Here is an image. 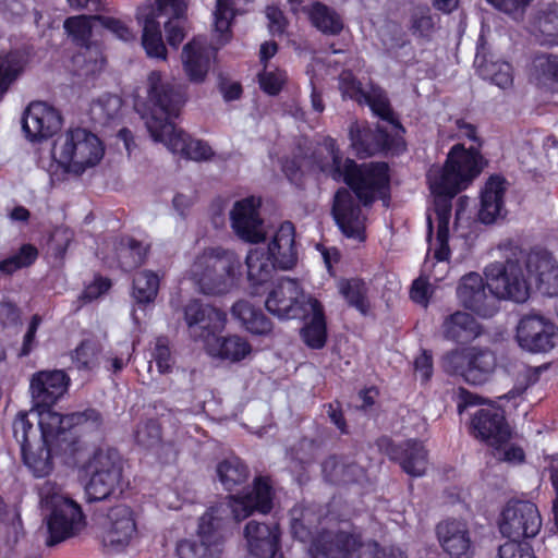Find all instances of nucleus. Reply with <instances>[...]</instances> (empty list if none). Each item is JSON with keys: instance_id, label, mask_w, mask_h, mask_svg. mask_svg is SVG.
<instances>
[{"instance_id": "1a4fd4ad", "label": "nucleus", "mask_w": 558, "mask_h": 558, "mask_svg": "<svg viewBox=\"0 0 558 558\" xmlns=\"http://www.w3.org/2000/svg\"><path fill=\"white\" fill-rule=\"evenodd\" d=\"M39 505L46 512L49 532L48 545H54L73 536L84 525L80 505L63 492L54 481H45L37 488Z\"/></svg>"}, {"instance_id": "2eb2a0df", "label": "nucleus", "mask_w": 558, "mask_h": 558, "mask_svg": "<svg viewBox=\"0 0 558 558\" xmlns=\"http://www.w3.org/2000/svg\"><path fill=\"white\" fill-rule=\"evenodd\" d=\"M504 251L506 259L511 257L513 251H519L520 267L530 288V281L534 280L537 289L546 295L553 296L558 294V262L547 252H532L525 254L517 246L500 247Z\"/></svg>"}, {"instance_id": "e2e57ef3", "label": "nucleus", "mask_w": 558, "mask_h": 558, "mask_svg": "<svg viewBox=\"0 0 558 558\" xmlns=\"http://www.w3.org/2000/svg\"><path fill=\"white\" fill-rule=\"evenodd\" d=\"M494 450H495V452H494L495 457L501 461L517 463V462H522L524 459V452H523L522 448L509 444V440H507L500 447V449L494 448Z\"/></svg>"}, {"instance_id": "3c124183", "label": "nucleus", "mask_w": 558, "mask_h": 558, "mask_svg": "<svg viewBox=\"0 0 558 558\" xmlns=\"http://www.w3.org/2000/svg\"><path fill=\"white\" fill-rule=\"evenodd\" d=\"M325 477L333 483H349L351 474L356 470V465H343L337 458L330 457L326 459L322 465Z\"/></svg>"}, {"instance_id": "49530a36", "label": "nucleus", "mask_w": 558, "mask_h": 558, "mask_svg": "<svg viewBox=\"0 0 558 558\" xmlns=\"http://www.w3.org/2000/svg\"><path fill=\"white\" fill-rule=\"evenodd\" d=\"M478 72L483 78L489 80L502 89L513 83L512 66L508 62L484 60L478 63Z\"/></svg>"}, {"instance_id": "f8f14e48", "label": "nucleus", "mask_w": 558, "mask_h": 558, "mask_svg": "<svg viewBox=\"0 0 558 558\" xmlns=\"http://www.w3.org/2000/svg\"><path fill=\"white\" fill-rule=\"evenodd\" d=\"M83 471L89 477L85 485L86 500L88 502L104 500L120 483L122 474L120 454L113 448H99L83 464Z\"/></svg>"}, {"instance_id": "f704fd0d", "label": "nucleus", "mask_w": 558, "mask_h": 558, "mask_svg": "<svg viewBox=\"0 0 558 558\" xmlns=\"http://www.w3.org/2000/svg\"><path fill=\"white\" fill-rule=\"evenodd\" d=\"M247 267V279L251 286L256 287L266 283L271 278L277 264L263 250H251L245 259Z\"/></svg>"}, {"instance_id": "052dcab7", "label": "nucleus", "mask_w": 558, "mask_h": 558, "mask_svg": "<svg viewBox=\"0 0 558 558\" xmlns=\"http://www.w3.org/2000/svg\"><path fill=\"white\" fill-rule=\"evenodd\" d=\"M110 287L111 283L108 279L97 278L93 283L88 284L80 295L78 301L81 304L78 307L98 299L100 295L106 293Z\"/></svg>"}, {"instance_id": "9b49d317", "label": "nucleus", "mask_w": 558, "mask_h": 558, "mask_svg": "<svg viewBox=\"0 0 558 558\" xmlns=\"http://www.w3.org/2000/svg\"><path fill=\"white\" fill-rule=\"evenodd\" d=\"M376 543L365 542L361 530L344 525L320 532L312 542L313 558H374Z\"/></svg>"}, {"instance_id": "423d86ee", "label": "nucleus", "mask_w": 558, "mask_h": 558, "mask_svg": "<svg viewBox=\"0 0 558 558\" xmlns=\"http://www.w3.org/2000/svg\"><path fill=\"white\" fill-rule=\"evenodd\" d=\"M272 507V489L264 478L254 482L252 490L243 496L230 498L229 505L210 507L199 519L196 539H183L177 545L180 558H219L220 534L218 529L222 514L231 509L235 520L247 518L253 511L268 513Z\"/></svg>"}, {"instance_id": "338daca9", "label": "nucleus", "mask_w": 558, "mask_h": 558, "mask_svg": "<svg viewBox=\"0 0 558 558\" xmlns=\"http://www.w3.org/2000/svg\"><path fill=\"white\" fill-rule=\"evenodd\" d=\"M414 368L422 381H427L433 374L432 355L424 351L414 361Z\"/></svg>"}, {"instance_id": "7c9ffc66", "label": "nucleus", "mask_w": 558, "mask_h": 558, "mask_svg": "<svg viewBox=\"0 0 558 558\" xmlns=\"http://www.w3.org/2000/svg\"><path fill=\"white\" fill-rule=\"evenodd\" d=\"M529 80L541 88L558 92V56H535L529 66Z\"/></svg>"}, {"instance_id": "e433bc0d", "label": "nucleus", "mask_w": 558, "mask_h": 558, "mask_svg": "<svg viewBox=\"0 0 558 558\" xmlns=\"http://www.w3.org/2000/svg\"><path fill=\"white\" fill-rule=\"evenodd\" d=\"M338 290L350 306L363 315L369 313L368 287L364 280L359 278L342 279L338 283Z\"/></svg>"}, {"instance_id": "8fccbe9b", "label": "nucleus", "mask_w": 558, "mask_h": 558, "mask_svg": "<svg viewBox=\"0 0 558 558\" xmlns=\"http://www.w3.org/2000/svg\"><path fill=\"white\" fill-rule=\"evenodd\" d=\"M13 435L20 444L21 449L35 442L37 438V429L28 420L26 412H19L13 421Z\"/></svg>"}, {"instance_id": "ea45409f", "label": "nucleus", "mask_w": 558, "mask_h": 558, "mask_svg": "<svg viewBox=\"0 0 558 558\" xmlns=\"http://www.w3.org/2000/svg\"><path fill=\"white\" fill-rule=\"evenodd\" d=\"M122 99L117 95L106 94L90 106V116L95 123L106 125L120 117Z\"/></svg>"}, {"instance_id": "f257e3e1", "label": "nucleus", "mask_w": 558, "mask_h": 558, "mask_svg": "<svg viewBox=\"0 0 558 558\" xmlns=\"http://www.w3.org/2000/svg\"><path fill=\"white\" fill-rule=\"evenodd\" d=\"M308 162L311 170L322 172L336 181H343L352 189L354 194L347 189H340L336 193L332 215L347 238L364 241L365 216L356 198L366 206L376 197L385 196L389 185L388 166L385 162L357 166L354 160L342 155L331 137L324 138L315 150L313 160Z\"/></svg>"}, {"instance_id": "79ce46f5", "label": "nucleus", "mask_w": 558, "mask_h": 558, "mask_svg": "<svg viewBox=\"0 0 558 558\" xmlns=\"http://www.w3.org/2000/svg\"><path fill=\"white\" fill-rule=\"evenodd\" d=\"M101 345L92 339L82 341L71 353V361L78 371L90 372L98 367Z\"/></svg>"}, {"instance_id": "dca6fc26", "label": "nucleus", "mask_w": 558, "mask_h": 558, "mask_svg": "<svg viewBox=\"0 0 558 558\" xmlns=\"http://www.w3.org/2000/svg\"><path fill=\"white\" fill-rule=\"evenodd\" d=\"M542 527V518L535 504L524 500L509 501L499 523L504 536L517 542L535 537Z\"/></svg>"}, {"instance_id": "5fc2aeb1", "label": "nucleus", "mask_w": 558, "mask_h": 558, "mask_svg": "<svg viewBox=\"0 0 558 558\" xmlns=\"http://www.w3.org/2000/svg\"><path fill=\"white\" fill-rule=\"evenodd\" d=\"M363 102L367 104L373 112L381 119L395 123L393 112L386 95L381 90L373 89L371 93H365Z\"/></svg>"}, {"instance_id": "58836bf2", "label": "nucleus", "mask_w": 558, "mask_h": 558, "mask_svg": "<svg viewBox=\"0 0 558 558\" xmlns=\"http://www.w3.org/2000/svg\"><path fill=\"white\" fill-rule=\"evenodd\" d=\"M217 476L227 490L243 484L248 477L246 465L236 457H229L217 464Z\"/></svg>"}, {"instance_id": "a211bd4d", "label": "nucleus", "mask_w": 558, "mask_h": 558, "mask_svg": "<svg viewBox=\"0 0 558 558\" xmlns=\"http://www.w3.org/2000/svg\"><path fill=\"white\" fill-rule=\"evenodd\" d=\"M137 534L132 509L125 505L111 508L102 523V544L112 551L128 547Z\"/></svg>"}, {"instance_id": "2f4dec72", "label": "nucleus", "mask_w": 558, "mask_h": 558, "mask_svg": "<svg viewBox=\"0 0 558 558\" xmlns=\"http://www.w3.org/2000/svg\"><path fill=\"white\" fill-rule=\"evenodd\" d=\"M351 146L360 157L372 156L386 147V136L380 131H372L357 122L350 125Z\"/></svg>"}, {"instance_id": "a878e982", "label": "nucleus", "mask_w": 558, "mask_h": 558, "mask_svg": "<svg viewBox=\"0 0 558 558\" xmlns=\"http://www.w3.org/2000/svg\"><path fill=\"white\" fill-rule=\"evenodd\" d=\"M437 536L451 558H472L474 546L465 523L454 520L441 522L437 525Z\"/></svg>"}, {"instance_id": "f03ea898", "label": "nucleus", "mask_w": 558, "mask_h": 558, "mask_svg": "<svg viewBox=\"0 0 558 558\" xmlns=\"http://www.w3.org/2000/svg\"><path fill=\"white\" fill-rule=\"evenodd\" d=\"M481 160L476 149L456 145L449 151L445 166H433L427 173L438 226L436 240L429 243L423 272L435 281L442 280L449 270L451 199L481 172Z\"/></svg>"}, {"instance_id": "bb28decb", "label": "nucleus", "mask_w": 558, "mask_h": 558, "mask_svg": "<svg viewBox=\"0 0 558 558\" xmlns=\"http://www.w3.org/2000/svg\"><path fill=\"white\" fill-rule=\"evenodd\" d=\"M244 536L252 555L256 557H275L279 541L277 525L250 521L245 526Z\"/></svg>"}, {"instance_id": "bf43d9fd", "label": "nucleus", "mask_w": 558, "mask_h": 558, "mask_svg": "<svg viewBox=\"0 0 558 558\" xmlns=\"http://www.w3.org/2000/svg\"><path fill=\"white\" fill-rule=\"evenodd\" d=\"M136 441L146 448L153 447L160 440V428L155 421H148L137 426Z\"/></svg>"}, {"instance_id": "6e6552de", "label": "nucleus", "mask_w": 558, "mask_h": 558, "mask_svg": "<svg viewBox=\"0 0 558 558\" xmlns=\"http://www.w3.org/2000/svg\"><path fill=\"white\" fill-rule=\"evenodd\" d=\"M186 10L184 0H156V7L145 3L137 9V21L143 25L142 46L149 58L166 60L167 49L162 41L160 17H167L165 29L167 41L172 47H178L183 38L184 33L178 22Z\"/></svg>"}, {"instance_id": "0eeeda50", "label": "nucleus", "mask_w": 558, "mask_h": 558, "mask_svg": "<svg viewBox=\"0 0 558 558\" xmlns=\"http://www.w3.org/2000/svg\"><path fill=\"white\" fill-rule=\"evenodd\" d=\"M241 267V258L234 251L221 246L207 247L195 255L189 277L201 293L221 295L236 286Z\"/></svg>"}, {"instance_id": "cd10ccee", "label": "nucleus", "mask_w": 558, "mask_h": 558, "mask_svg": "<svg viewBox=\"0 0 558 558\" xmlns=\"http://www.w3.org/2000/svg\"><path fill=\"white\" fill-rule=\"evenodd\" d=\"M281 269H291L298 262L294 227L291 222H283L277 230L266 252Z\"/></svg>"}, {"instance_id": "c85d7f7f", "label": "nucleus", "mask_w": 558, "mask_h": 558, "mask_svg": "<svg viewBox=\"0 0 558 558\" xmlns=\"http://www.w3.org/2000/svg\"><path fill=\"white\" fill-rule=\"evenodd\" d=\"M444 338L457 343H469L483 333L481 324L469 313L457 311L448 315L441 326Z\"/></svg>"}, {"instance_id": "72a5a7b5", "label": "nucleus", "mask_w": 558, "mask_h": 558, "mask_svg": "<svg viewBox=\"0 0 558 558\" xmlns=\"http://www.w3.org/2000/svg\"><path fill=\"white\" fill-rule=\"evenodd\" d=\"M533 33L542 45H558V3L547 4L537 11Z\"/></svg>"}, {"instance_id": "6e6d98bb", "label": "nucleus", "mask_w": 558, "mask_h": 558, "mask_svg": "<svg viewBox=\"0 0 558 558\" xmlns=\"http://www.w3.org/2000/svg\"><path fill=\"white\" fill-rule=\"evenodd\" d=\"M286 80V73L278 69L265 70L259 74V85L262 89L269 95H277L281 90Z\"/></svg>"}, {"instance_id": "b1692460", "label": "nucleus", "mask_w": 558, "mask_h": 558, "mask_svg": "<svg viewBox=\"0 0 558 558\" xmlns=\"http://www.w3.org/2000/svg\"><path fill=\"white\" fill-rule=\"evenodd\" d=\"M259 205L257 198L247 197L235 202L230 211L232 229L246 242L258 243L265 239L266 232L258 214Z\"/></svg>"}, {"instance_id": "774afa93", "label": "nucleus", "mask_w": 558, "mask_h": 558, "mask_svg": "<svg viewBox=\"0 0 558 558\" xmlns=\"http://www.w3.org/2000/svg\"><path fill=\"white\" fill-rule=\"evenodd\" d=\"M269 20V29L272 34H282L286 27V19L282 12L276 7H268L266 10Z\"/></svg>"}, {"instance_id": "de8ad7c7", "label": "nucleus", "mask_w": 558, "mask_h": 558, "mask_svg": "<svg viewBox=\"0 0 558 558\" xmlns=\"http://www.w3.org/2000/svg\"><path fill=\"white\" fill-rule=\"evenodd\" d=\"M96 15H77L68 17L63 27L77 45L86 46L92 36L93 24L98 22Z\"/></svg>"}, {"instance_id": "473e14b6", "label": "nucleus", "mask_w": 558, "mask_h": 558, "mask_svg": "<svg viewBox=\"0 0 558 558\" xmlns=\"http://www.w3.org/2000/svg\"><path fill=\"white\" fill-rule=\"evenodd\" d=\"M231 313L251 333L267 335L272 329L270 319L248 301L240 300L234 303Z\"/></svg>"}, {"instance_id": "5701e85b", "label": "nucleus", "mask_w": 558, "mask_h": 558, "mask_svg": "<svg viewBox=\"0 0 558 558\" xmlns=\"http://www.w3.org/2000/svg\"><path fill=\"white\" fill-rule=\"evenodd\" d=\"M472 433L488 446L498 449L511 437L504 412L496 407L480 409L475 412L472 418Z\"/></svg>"}, {"instance_id": "4be33fe9", "label": "nucleus", "mask_w": 558, "mask_h": 558, "mask_svg": "<svg viewBox=\"0 0 558 558\" xmlns=\"http://www.w3.org/2000/svg\"><path fill=\"white\" fill-rule=\"evenodd\" d=\"M380 448L401 469L412 477H421L426 473L428 453L421 441L409 439L401 444H393L389 439H381Z\"/></svg>"}, {"instance_id": "39448f33", "label": "nucleus", "mask_w": 558, "mask_h": 558, "mask_svg": "<svg viewBox=\"0 0 558 558\" xmlns=\"http://www.w3.org/2000/svg\"><path fill=\"white\" fill-rule=\"evenodd\" d=\"M519 251H513L505 262L486 266L487 284L481 275L463 276L457 288L460 304L481 317L488 318L498 312V300L507 299L521 303L529 298V287L520 267Z\"/></svg>"}, {"instance_id": "a18cd8bd", "label": "nucleus", "mask_w": 558, "mask_h": 558, "mask_svg": "<svg viewBox=\"0 0 558 558\" xmlns=\"http://www.w3.org/2000/svg\"><path fill=\"white\" fill-rule=\"evenodd\" d=\"M213 15L217 44L223 46L231 39L230 25L234 17L231 0H217Z\"/></svg>"}, {"instance_id": "aec40b11", "label": "nucleus", "mask_w": 558, "mask_h": 558, "mask_svg": "<svg viewBox=\"0 0 558 558\" xmlns=\"http://www.w3.org/2000/svg\"><path fill=\"white\" fill-rule=\"evenodd\" d=\"M69 385L70 377L61 369L39 371L33 374L29 392L33 407L43 409L38 413L39 416L44 411H51L50 407L64 396Z\"/></svg>"}, {"instance_id": "c03bdc74", "label": "nucleus", "mask_w": 558, "mask_h": 558, "mask_svg": "<svg viewBox=\"0 0 558 558\" xmlns=\"http://www.w3.org/2000/svg\"><path fill=\"white\" fill-rule=\"evenodd\" d=\"M149 246L134 239L123 240L117 251L118 260L124 270L141 266L147 255Z\"/></svg>"}, {"instance_id": "9d476101", "label": "nucleus", "mask_w": 558, "mask_h": 558, "mask_svg": "<svg viewBox=\"0 0 558 558\" xmlns=\"http://www.w3.org/2000/svg\"><path fill=\"white\" fill-rule=\"evenodd\" d=\"M53 157L69 172L81 174L104 157L100 140L83 128L68 130L53 145Z\"/></svg>"}, {"instance_id": "864d4df0", "label": "nucleus", "mask_w": 558, "mask_h": 558, "mask_svg": "<svg viewBox=\"0 0 558 558\" xmlns=\"http://www.w3.org/2000/svg\"><path fill=\"white\" fill-rule=\"evenodd\" d=\"M151 356L160 374H167L172 371L174 359L167 338L159 337L156 339L151 350Z\"/></svg>"}, {"instance_id": "412c9836", "label": "nucleus", "mask_w": 558, "mask_h": 558, "mask_svg": "<svg viewBox=\"0 0 558 558\" xmlns=\"http://www.w3.org/2000/svg\"><path fill=\"white\" fill-rule=\"evenodd\" d=\"M61 124L60 112L44 101L31 102L22 120V129L31 141L51 137Z\"/></svg>"}, {"instance_id": "ddd939ff", "label": "nucleus", "mask_w": 558, "mask_h": 558, "mask_svg": "<svg viewBox=\"0 0 558 558\" xmlns=\"http://www.w3.org/2000/svg\"><path fill=\"white\" fill-rule=\"evenodd\" d=\"M265 305L278 318L307 319L318 300L306 294L296 280L282 278L269 293Z\"/></svg>"}, {"instance_id": "4d7b16f0", "label": "nucleus", "mask_w": 558, "mask_h": 558, "mask_svg": "<svg viewBox=\"0 0 558 558\" xmlns=\"http://www.w3.org/2000/svg\"><path fill=\"white\" fill-rule=\"evenodd\" d=\"M106 29L123 41H133L135 33L121 20L109 16H95Z\"/></svg>"}, {"instance_id": "603ef678", "label": "nucleus", "mask_w": 558, "mask_h": 558, "mask_svg": "<svg viewBox=\"0 0 558 558\" xmlns=\"http://www.w3.org/2000/svg\"><path fill=\"white\" fill-rule=\"evenodd\" d=\"M436 25L435 17L430 14L427 7H416L411 19V29L413 34L421 37H428L434 32Z\"/></svg>"}, {"instance_id": "0e129e2a", "label": "nucleus", "mask_w": 558, "mask_h": 558, "mask_svg": "<svg viewBox=\"0 0 558 558\" xmlns=\"http://www.w3.org/2000/svg\"><path fill=\"white\" fill-rule=\"evenodd\" d=\"M411 299L423 306H427L430 296V284L423 277L414 280L411 288Z\"/></svg>"}, {"instance_id": "680f3d73", "label": "nucleus", "mask_w": 558, "mask_h": 558, "mask_svg": "<svg viewBox=\"0 0 558 558\" xmlns=\"http://www.w3.org/2000/svg\"><path fill=\"white\" fill-rule=\"evenodd\" d=\"M498 558H535L529 547L517 542H507L499 547Z\"/></svg>"}, {"instance_id": "7ed1b4c3", "label": "nucleus", "mask_w": 558, "mask_h": 558, "mask_svg": "<svg viewBox=\"0 0 558 558\" xmlns=\"http://www.w3.org/2000/svg\"><path fill=\"white\" fill-rule=\"evenodd\" d=\"M100 423V414L93 409L68 415L41 412L38 421L40 437L21 449L24 465L35 477L49 476L54 470V457L62 456L68 463L76 460L82 445L72 428L80 425L97 428Z\"/></svg>"}, {"instance_id": "f3484780", "label": "nucleus", "mask_w": 558, "mask_h": 558, "mask_svg": "<svg viewBox=\"0 0 558 558\" xmlns=\"http://www.w3.org/2000/svg\"><path fill=\"white\" fill-rule=\"evenodd\" d=\"M184 319L190 336L207 347L225 329L227 315L211 305L194 300L185 306Z\"/></svg>"}, {"instance_id": "20e7f679", "label": "nucleus", "mask_w": 558, "mask_h": 558, "mask_svg": "<svg viewBox=\"0 0 558 558\" xmlns=\"http://www.w3.org/2000/svg\"><path fill=\"white\" fill-rule=\"evenodd\" d=\"M146 92L150 112L146 117V128L155 142L162 143L171 153L186 159L201 161L211 157L210 146L178 129L172 119L179 117L185 104L184 94L171 83L163 81L159 71L147 76Z\"/></svg>"}, {"instance_id": "37998d69", "label": "nucleus", "mask_w": 558, "mask_h": 558, "mask_svg": "<svg viewBox=\"0 0 558 558\" xmlns=\"http://www.w3.org/2000/svg\"><path fill=\"white\" fill-rule=\"evenodd\" d=\"M308 318H311V322L302 329L303 340L308 347L320 349L326 342V322L324 310L319 302Z\"/></svg>"}, {"instance_id": "c756f323", "label": "nucleus", "mask_w": 558, "mask_h": 558, "mask_svg": "<svg viewBox=\"0 0 558 558\" xmlns=\"http://www.w3.org/2000/svg\"><path fill=\"white\" fill-rule=\"evenodd\" d=\"M506 181L500 177H490L481 194L478 217L484 223H492L504 216V196Z\"/></svg>"}, {"instance_id": "c9c22d12", "label": "nucleus", "mask_w": 558, "mask_h": 558, "mask_svg": "<svg viewBox=\"0 0 558 558\" xmlns=\"http://www.w3.org/2000/svg\"><path fill=\"white\" fill-rule=\"evenodd\" d=\"M206 350L213 356L235 362L244 359L251 352V345L239 336L217 337L211 343H208Z\"/></svg>"}, {"instance_id": "69168bd1", "label": "nucleus", "mask_w": 558, "mask_h": 558, "mask_svg": "<svg viewBox=\"0 0 558 558\" xmlns=\"http://www.w3.org/2000/svg\"><path fill=\"white\" fill-rule=\"evenodd\" d=\"M305 161L296 160V159H287L282 166L283 172L290 182L295 185L302 184V179L304 175V166Z\"/></svg>"}, {"instance_id": "13d9d810", "label": "nucleus", "mask_w": 558, "mask_h": 558, "mask_svg": "<svg viewBox=\"0 0 558 558\" xmlns=\"http://www.w3.org/2000/svg\"><path fill=\"white\" fill-rule=\"evenodd\" d=\"M339 86L343 97L351 98L360 104H363L365 93L361 84L355 80L351 72L344 71L340 74Z\"/></svg>"}, {"instance_id": "393cba45", "label": "nucleus", "mask_w": 558, "mask_h": 558, "mask_svg": "<svg viewBox=\"0 0 558 558\" xmlns=\"http://www.w3.org/2000/svg\"><path fill=\"white\" fill-rule=\"evenodd\" d=\"M216 48L208 45L203 37H196L183 47L182 64L192 83H203L205 81Z\"/></svg>"}, {"instance_id": "6ab92c4d", "label": "nucleus", "mask_w": 558, "mask_h": 558, "mask_svg": "<svg viewBox=\"0 0 558 558\" xmlns=\"http://www.w3.org/2000/svg\"><path fill=\"white\" fill-rule=\"evenodd\" d=\"M556 326L541 315H526L517 326L519 345L532 353H544L555 347Z\"/></svg>"}, {"instance_id": "a19ab883", "label": "nucleus", "mask_w": 558, "mask_h": 558, "mask_svg": "<svg viewBox=\"0 0 558 558\" xmlns=\"http://www.w3.org/2000/svg\"><path fill=\"white\" fill-rule=\"evenodd\" d=\"M159 289V277L150 270L137 272L133 279L132 295L137 304L154 302Z\"/></svg>"}, {"instance_id": "09e8293b", "label": "nucleus", "mask_w": 558, "mask_h": 558, "mask_svg": "<svg viewBox=\"0 0 558 558\" xmlns=\"http://www.w3.org/2000/svg\"><path fill=\"white\" fill-rule=\"evenodd\" d=\"M38 252L35 246L24 244L20 251L0 262V271L11 275L14 271L32 265L37 258Z\"/></svg>"}, {"instance_id": "4c0bfd02", "label": "nucleus", "mask_w": 558, "mask_h": 558, "mask_svg": "<svg viewBox=\"0 0 558 558\" xmlns=\"http://www.w3.org/2000/svg\"><path fill=\"white\" fill-rule=\"evenodd\" d=\"M305 11L312 24L324 34L337 35L343 28L339 14L320 2H314Z\"/></svg>"}, {"instance_id": "4468645a", "label": "nucleus", "mask_w": 558, "mask_h": 558, "mask_svg": "<svg viewBox=\"0 0 558 558\" xmlns=\"http://www.w3.org/2000/svg\"><path fill=\"white\" fill-rule=\"evenodd\" d=\"M497 360L493 351L486 348L471 347L448 352L442 359L444 369L461 375L472 385L486 383L495 372Z\"/></svg>"}]
</instances>
